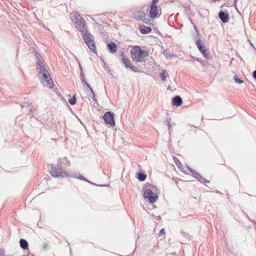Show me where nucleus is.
I'll return each instance as SVG.
<instances>
[{
  "label": "nucleus",
  "mask_w": 256,
  "mask_h": 256,
  "mask_svg": "<svg viewBox=\"0 0 256 256\" xmlns=\"http://www.w3.org/2000/svg\"><path fill=\"white\" fill-rule=\"evenodd\" d=\"M131 56L133 60L136 62H144L148 56V52L142 50L140 46H135L131 50Z\"/></svg>",
  "instance_id": "obj_1"
},
{
  "label": "nucleus",
  "mask_w": 256,
  "mask_h": 256,
  "mask_svg": "<svg viewBox=\"0 0 256 256\" xmlns=\"http://www.w3.org/2000/svg\"><path fill=\"white\" fill-rule=\"evenodd\" d=\"M38 76L40 78H42V82L44 86L49 88H52L54 83L46 68H42V69L40 70Z\"/></svg>",
  "instance_id": "obj_2"
},
{
  "label": "nucleus",
  "mask_w": 256,
  "mask_h": 256,
  "mask_svg": "<svg viewBox=\"0 0 256 256\" xmlns=\"http://www.w3.org/2000/svg\"><path fill=\"white\" fill-rule=\"evenodd\" d=\"M51 166L52 168L50 170V174L52 177L64 178L70 176L66 171L62 170L59 164L56 166L54 164H52Z\"/></svg>",
  "instance_id": "obj_3"
},
{
  "label": "nucleus",
  "mask_w": 256,
  "mask_h": 256,
  "mask_svg": "<svg viewBox=\"0 0 256 256\" xmlns=\"http://www.w3.org/2000/svg\"><path fill=\"white\" fill-rule=\"evenodd\" d=\"M82 33L83 39L90 50L94 53L96 52L95 42L94 40L93 36L89 33L87 30Z\"/></svg>",
  "instance_id": "obj_4"
},
{
  "label": "nucleus",
  "mask_w": 256,
  "mask_h": 256,
  "mask_svg": "<svg viewBox=\"0 0 256 256\" xmlns=\"http://www.w3.org/2000/svg\"><path fill=\"white\" fill-rule=\"evenodd\" d=\"M144 197L148 199L150 204L154 203L158 199V196L152 192L150 188H146L144 190Z\"/></svg>",
  "instance_id": "obj_5"
},
{
  "label": "nucleus",
  "mask_w": 256,
  "mask_h": 256,
  "mask_svg": "<svg viewBox=\"0 0 256 256\" xmlns=\"http://www.w3.org/2000/svg\"><path fill=\"white\" fill-rule=\"evenodd\" d=\"M114 115V113L110 111H108L104 113L102 118L106 124L112 127L115 126Z\"/></svg>",
  "instance_id": "obj_6"
},
{
  "label": "nucleus",
  "mask_w": 256,
  "mask_h": 256,
  "mask_svg": "<svg viewBox=\"0 0 256 256\" xmlns=\"http://www.w3.org/2000/svg\"><path fill=\"white\" fill-rule=\"evenodd\" d=\"M202 40L198 39L196 40V44L200 51V52L204 55L206 60H208L210 58V52L202 44Z\"/></svg>",
  "instance_id": "obj_7"
},
{
  "label": "nucleus",
  "mask_w": 256,
  "mask_h": 256,
  "mask_svg": "<svg viewBox=\"0 0 256 256\" xmlns=\"http://www.w3.org/2000/svg\"><path fill=\"white\" fill-rule=\"evenodd\" d=\"M120 56H122V62L124 64L125 67L127 69L130 68L134 72H138V68L132 64L130 60H129L128 59L124 56V54L123 52L121 53Z\"/></svg>",
  "instance_id": "obj_8"
},
{
  "label": "nucleus",
  "mask_w": 256,
  "mask_h": 256,
  "mask_svg": "<svg viewBox=\"0 0 256 256\" xmlns=\"http://www.w3.org/2000/svg\"><path fill=\"white\" fill-rule=\"evenodd\" d=\"M218 15L219 18L223 23H226L229 21V14L226 10H220Z\"/></svg>",
  "instance_id": "obj_9"
},
{
  "label": "nucleus",
  "mask_w": 256,
  "mask_h": 256,
  "mask_svg": "<svg viewBox=\"0 0 256 256\" xmlns=\"http://www.w3.org/2000/svg\"><path fill=\"white\" fill-rule=\"evenodd\" d=\"M34 54L36 60L37 68L40 70L42 69V68H46L44 62L40 59L42 58L38 52H36Z\"/></svg>",
  "instance_id": "obj_10"
},
{
  "label": "nucleus",
  "mask_w": 256,
  "mask_h": 256,
  "mask_svg": "<svg viewBox=\"0 0 256 256\" xmlns=\"http://www.w3.org/2000/svg\"><path fill=\"white\" fill-rule=\"evenodd\" d=\"M76 23L77 24L76 27L80 32H82L84 30H87L85 27V21L82 18H80Z\"/></svg>",
  "instance_id": "obj_11"
},
{
  "label": "nucleus",
  "mask_w": 256,
  "mask_h": 256,
  "mask_svg": "<svg viewBox=\"0 0 256 256\" xmlns=\"http://www.w3.org/2000/svg\"><path fill=\"white\" fill-rule=\"evenodd\" d=\"M106 48L110 54H114L117 50V44L115 42H111L107 44Z\"/></svg>",
  "instance_id": "obj_12"
},
{
  "label": "nucleus",
  "mask_w": 256,
  "mask_h": 256,
  "mask_svg": "<svg viewBox=\"0 0 256 256\" xmlns=\"http://www.w3.org/2000/svg\"><path fill=\"white\" fill-rule=\"evenodd\" d=\"M172 104L176 106H180L182 104V100L180 96H176L172 99Z\"/></svg>",
  "instance_id": "obj_13"
},
{
  "label": "nucleus",
  "mask_w": 256,
  "mask_h": 256,
  "mask_svg": "<svg viewBox=\"0 0 256 256\" xmlns=\"http://www.w3.org/2000/svg\"><path fill=\"white\" fill-rule=\"evenodd\" d=\"M158 16V8L156 5L150 4V17L156 18Z\"/></svg>",
  "instance_id": "obj_14"
},
{
  "label": "nucleus",
  "mask_w": 256,
  "mask_h": 256,
  "mask_svg": "<svg viewBox=\"0 0 256 256\" xmlns=\"http://www.w3.org/2000/svg\"><path fill=\"white\" fill-rule=\"evenodd\" d=\"M134 16L138 20H142L143 19L144 20L146 14L144 11L138 10L134 13Z\"/></svg>",
  "instance_id": "obj_15"
},
{
  "label": "nucleus",
  "mask_w": 256,
  "mask_h": 256,
  "mask_svg": "<svg viewBox=\"0 0 256 256\" xmlns=\"http://www.w3.org/2000/svg\"><path fill=\"white\" fill-rule=\"evenodd\" d=\"M139 30L142 34H148L150 32L152 28L150 26H146L144 25H140Z\"/></svg>",
  "instance_id": "obj_16"
},
{
  "label": "nucleus",
  "mask_w": 256,
  "mask_h": 256,
  "mask_svg": "<svg viewBox=\"0 0 256 256\" xmlns=\"http://www.w3.org/2000/svg\"><path fill=\"white\" fill-rule=\"evenodd\" d=\"M20 244L21 248L22 250H28V243L25 239L20 238Z\"/></svg>",
  "instance_id": "obj_17"
},
{
  "label": "nucleus",
  "mask_w": 256,
  "mask_h": 256,
  "mask_svg": "<svg viewBox=\"0 0 256 256\" xmlns=\"http://www.w3.org/2000/svg\"><path fill=\"white\" fill-rule=\"evenodd\" d=\"M136 178L140 182L144 181L146 178V174L144 172H138L136 173Z\"/></svg>",
  "instance_id": "obj_18"
},
{
  "label": "nucleus",
  "mask_w": 256,
  "mask_h": 256,
  "mask_svg": "<svg viewBox=\"0 0 256 256\" xmlns=\"http://www.w3.org/2000/svg\"><path fill=\"white\" fill-rule=\"evenodd\" d=\"M187 168L193 177H194L196 179H197V178H198L199 176L200 175L198 172L192 170L188 166H187Z\"/></svg>",
  "instance_id": "obj_19"
},
{
  "label": "nucleus",
  "mask_w": 256,
  "mask_h": 256,
  "mask_svg": "<svg viewBox=\"0 0 256 256\" xmlns=\"http://www.w3.org/2000/svg\"><path fill=\"white\" fill-rule=\"evenodd\" d=\"M80 80L82 81V84L84 88V86H88V84L86 80V79L84 78V73L83 72L82 70H81V72H80Z\"/></svg>",
  "instance_id": "obj_20"
},
{
  "label": "nucleus",
  "mask_w": 256,
  "mask_h": 256,
  "mask_svg": "<svg viewBox=\"0 0 256 256\" xmlns=\"http://www.w3.org/2000/svg\"><path fill=\"white\" fill-rule=\"evenodd\" d=\"M88 89L90 90V94H89V96L90 97H91L92 98V99L96 102V99L95 97V94H94V91L92 89V87L89 85L88 84V86H86Z\"/></svg>",
  "instance_id": "obj_21"
},
{
  "label": "nucleus",
  "mask_w": 256,
  "mask_h": 256,
  "mask_svg": "<svg viewBox=\"0 0 256 256\" xmlns=\"http://www.w3.org/2000/svg\"><path fill=\"white\" fill-rule=\"evenodd\" d=\"M168 76V74L167 73L166 70H163L160 74V76L163 81H165L166 80V78Z\"/></svg>",
  "instance_id": "obj_22"
},
{
  "label": "nucleus",
  "mask_w": 256,
  "mask_h": 256,
  "mask_svg": "<svg viewBox=\"0 0 256 256\" xmlns=\"http://www.w3.org/2000/svg\"><path fill=\"white\" fill-rule=\"evenodd\" d=\"M181 234L188 240H190L192 236L188 233L186 232L184 230H181L180 232Z\"/></svg>",
  "instance_id": "obj_23"
},
{
  "label": "nucleus",
  "mask_w": 256,
  "mask_h": 256,
  "mask_svg": "<svg viewBox=\"0 0 256 256\" xmlns=\"http://www.w3.org/2000/svg\"><path fill=\"white\" fill-rule=\"evenodd\" d=\"M68 102L71 105H74L76 104V95H74L72 98H70L68 100Z\"/></svg>",
  "instance_id": "obj_24"
},
{
  "label": "nucleus",
  "mask_w": 256,
  "mask_h": 256,
  "mask_svg": "<svg viewBox=\"0 0 256 256\" xmlns=\"http://www.w3.org/2000/svg\"><path fill=\"white\" fill-rule=\"evenodd\" d=\"M197 180L202 184H205L207 182H209V181L207 180L204 178H203L201 175H200L198 178H197Z\"/></svg>",
  "instance_id": "obj_25"
},
{
  "label": "nucleus",
  "mask_w": 256,
  "mask_h": 256,
  "mask_svg": "<svg viewBox=\"0 0 256 256\" xmlns=\"http://www.w3.org/2000/svg\"><path fill=\"white\" fill-rule=\"evenodd\" d=\"M234 81L236 83L241 84L243 83V80L238 77L237 76H234Z\"/></svg>",
  "instance_id": "obj_26"
},
{
  "label": "nucleus",
  "mask_w": 256,
  "mask_h": 256,
  "mask_svg": "<svg viewBox=\"0 0 256 256\" xmlns=\"http://www.w3.org/2000/svg\"><path fill=\"white\" fill-rule=\"evenodd\" d=\"M72 177L74 178H76L78 179H79L80 180H83L84 182H85V180H86V178L80 174H78V176H72Z\"/></svg>",
  "instance_id": "obj_27"
},
{
  "label": "nucleus",
  "mask_w": 256,
  "mask_h": 256,
  "mask_svg": "<svg viewBox=\"0 0 256 256\" xmlns=\"http://www.w3.org/2000/svg\"><path fill=\"white\" fill-rule=\"evenodd\" d=\"M142 21L144 22L145 24H152V20L148 19V18H146V16H144V20L143 19Z\"/></svg>",
  "instance_id": "obj_28"
},
{
  "label": "nucleus",
  "mask_w": 256,
  "mask_h": 256,
  "mask_svg": "<svg viewBox=\"0 0 256 256\" xmlns=\"http://www.w3.org/2000/svg\"><path fill=\"white\" fill-rule=\"evenodd\" d=\"M85 182H87L88 183H89L92 185H94L96 186H106V184H96L92 182H90L89 180H88V179L86 178V180H85Z\"/></svg>",
  "instance_id": "obj_29"
},
{
  "label": "nucleus",
  "mask_w": 256,
  "mask_h": 256,
  "mask_svg": "<svg viewBox=\"0 0 256 256\" xmlns=\"http://www.w3.org/2000/svg\"><path fill=\"white\" fill-rule=\"evenodd\" d=\"M61 162H63V163H68V164L69 165L70 164V162L69 161H68V160L66 159V158H64L62 159V160H61Z\"/></svg>",
  "instance_id": "obj_30"
},
{
  "label": "nucleus",
  "mask_w": 256,
  "mask_h": 256,
  "mask_svg": "<svg viewBox=\"0 0 256 256\" xmlns=\"http://www.w3.org/2000/svg\"><path fill=\"white\" fill-rule=\"evenodd\" d=\"M165 234V232H164V228H162L158 234V235L160 236H162V234Z\"/></svg>",
  "instance_id": "obj_31"
},
{
  "label": "nucleus",
  "mask_w": 256,
  "mask_h": 256,
  "mask_svg": "<svg viewBox=\"0 0 256 256\" xmlns=\"http://www.w3.org/2000/svg\"><path fill=\"white\" fill-rule=\"evenodd\" d=\"M174 162L176 165H178V164H180V161L176 158H174Z\"/></svg>",
  "instance_id": "obj_32"
},
{
  "label": "nucleus",
  "mask_w": 256,
  "mask_h": 256,
  "mask_svg": "<svg viewBox=\"0 0 256 256\" xmlns=\"http://www.w3.org/2000/svg\"><path fill=\"white\" fill-rule=\"evenodd\" d=\"M159 0H152L151 4L156 5V3L158 2Z\"/></svg>",
  "instance_id": "obj_33"
},
{
  "label": "nucleus",
  "mask_w": 256,
  "mask_h": 256,
  "mask_svg": "<svg viewBox=\"0 0 256 256\" xmlns=\"http://www.w3.org/2000/svg\"><path fill=\"white\" fill-rule=\"evenodd\" d=\"M252 76L256 80V70H254L252 72Z\"/></svg>",
  "instance_id": "obj_34"
},
{
  "label": "nucleus",
  "mask_w": 256,
  "mask_h": 256,
  "mask_svg": "<svg viewBox=\"0 0 256 256\" xmlns=\"http://www.w3.org/2000/svg\"><path fill=\"white\" fill-rule=\"evenodd\" d=\"M150 186H152V184H150L148 183H147L146 184H145V186L146 188H148V187H150Z\"/></svg>",
  "instance_id": "obj_35"
},
{
  "label": "nucleus",
  "mask_w": 256,
  "mask_h": 256,
  "mask_svg": "<svg viewBox=\"0 0 256 256\" xmlns=\"http://www.w3.org/2000/svg\"><path fill=\"white\" fill-rule=\"evenodd\" d=\"M192 24H193V25H194V28L195 30H196L197 32H198V29H197L196 26V25H195L194 23H192Z\"/></svg>",
  "instance_id": "obj_36"
},
{
  "label": "nucleus",
  "mask_w": 256,
  "mask_h": 256,
  "mask_svg": "<svg viewBox=\"0 0 256 256\" xmlns=\"http://www.w3.org/2000/svg\"><path fill=\"white\" fill-rule=\"evenodd\" d=\"M79 67H80V72L81 70H82V66H80V64H79Z\"/></svg>",
  "instance_id": "obj_37"
},
{
  "label": "nucleus",
  "mask_w": 256,
  "mask_h": 256,
  "mask_svg": "<svg viewBox=\"0 0 256 256\" xmlns=\"http://www.w3.org/2000/svg\"><path fill=\"white\" fill-rule=\"evenodd\" d=\"M194 59H195V60H196L198 62H200V60L199 58H196Z\"/></svg>",
  "instance_id": "obj_38"
},
{
  "label": "nucleus",
  "mask_w": 256,
  "mask_h": 256,
  "mask_svg": "<svg viewBox=\"0 0 256 256\" xmlns=\"http://www.w3.org/2000/svg\"><path fill=\"white\" fill-rule=\"evenodd\" d=\"M186 10H190V6H186Z\"/></svg>",
  "instance_id": "obj_39"
},
{
  "label": "nucleus",
  "mask_w": 256,
  "mask_h": 256,
  "mask_svg": "<svg viewBox=\"0 0 256 256\" xmlns=\"http://www.w3.org/2000/svg\"><path fill=\"white\" fill-rule=\"evenodd\" d=\"M238 0H234V4H236V2H237Z\"/></svg>",
  "instance_id": "obj_40"
},
{
  "label": "nucleus",
  "mask_w": 256,
  "mask_h": 256,
  "mask_svg": "<svg viewBox=\"0 0 256 256\" xmlns=\"http://www.w3.org/2000/svg\"><path fill=\"white\" fill-rule=\"evenodd\" d=\"M26 106L24 105V104L21 105V107H22V108H24V106Z\"/></svg>",
  "instance_id": "obj_41"
},
{
  "label": "nucleus",
  "mask_w": 256,
  "mask_h": 256,
  "mask_svg": "<svg viewBox=\"0 0 256 256\" xmlns=\"http://www.w3.org/2000/svg\"><path fill=\"white\" fill-rule=\"evenodd\" d=\"M34 256V255H33V256Z\"/></svg>",
  "instance_id": "obj_42"
}]
</instances>
